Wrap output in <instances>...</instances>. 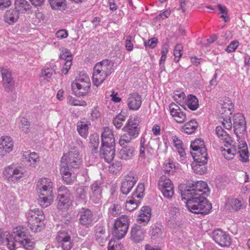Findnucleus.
Wrapping results in <instances>:
<instances>
[{
    "label": "nucleus",
    "mask_w": 250,
    "mask_h": 250,
    "mask_svg": "<svg viewBox=\"0 0 250 250\" xmlns=\"http://www.w3.org/2000/svg\"><path fill=\"white\" fill-rule=\"evenodd\" d=\"M114 62L105 59L97 63L93 68L92 80L96 86L101 85L114 71Z\"/></svg>",
    "instance_id": "f257e3e1"
},
{
    "label": "nucleus",
    "mask_w": 250,
    "mask_h": 250,
    "mask_svg": "<svg viewBox=\"0 0 250 250\" xmlns=\"http://www.w3.org/2000/svg\"><path fill=\"white\" fill-rule=\"evenodd\" d=\"M182 199L187 200L186 206L188 209L195 214H208L212 208L211 204L205 196L187 197Z\"/></svg>",
    "instance_id": "f03ea898"
},
{
    "label": "nucleus",
    "mask_w": 250,
    "mask_h": 250,
    "mask_svg": "<svg viewBox=\"0 0 250 250\" xmlns=\"http://www.w3.org/2000/svg\"><path fill=\"white\" fill-rule=\"evenodd\" d=\"M26 215L31 230L34 232L41 231L44 226V216L42 211L39 208L31 209Z\"/></svg>",
    "instance_id": "7ed1b4c3"
},
{
    "label": "nucleus",
    "mask_w": 250,
    "mask_h": 250,
    "mask_svg": "<svg viewBox=\"0 0 250 250\" xmlns=\"http://www.w3.org/2000/svg\"><path fill=\"white\" fill-rule=\"evenodd\" d=\"M26 229L23 226H18L14 229L13 233L10 234L8 232H4V237L6 246L10 250H14L16 243H20L26 235Z\"/></svg>",
    "instance_id": "20e7f679"
},
{
    "label": "nucleus",
    "mask_w": 250,
    "mask_h": 250,
    "mask_svg": "<svg viewBox=\"0 0 250 250\" xmlns=\"http://www.w3.org/2000/svg\"><path fill=\"white\" fill-rule=\"evenodd\" d=\"M208 192L207 183L200 181L195 182L189 188L182 191L181 196L182 198H186L187 197L205 196L208 195Z\"/></svg>",
    "instance_id": "39448f33"
},
{
    "label": "nucleus",
    "mask_w": 250,
    "mask_h": 250,
    "mask_svg": "<svg viewBox=\"0 0 250 250\" xmlns=\"http://www.w3.org/2000/svg\"><path fill=\"white\" fill-rule=\"evenodd\" d=\"M24 170L21 167H5L3 170V177L9 182L16 183L24 176Z\"/></svg>",
    "instance_id": "423d86ee"
},
{
    "label": "nucleus",
    "mask_w": 250,
    "mask_h": 250,
    "mask_svg": "<svg viewBox=\"0 0 250 250\" xmlns=\"http://www.w3.org/2000/svg\"><path fill=\"white\" fill-rule=\"evenodd\" d=\"M140 145L139 159L144 163H149L154 154V149L150 142L146 143L145 137L142 136Z\"/></svg>",
    "instance_id": "0eeeda50"
},
{
    "label": "nucleus",
    "mask_w": 250,
    "mask_h": 250,
    "mask_svg": "<svg viewBox=\"0 0 250 250\" xmlns=\"http://www.w3.org/2000/svg\"><path fill=\"white\" fill-rule=\"evenodd\" d=\"M128 226V217L126 215H122L116 219L114 223L113 235L118 239L122 238L126 233Z\"/></svg>",
    "instance_id": "6e6552de"
},
{
    "label": "nucleus",
    "mask_w": 250,
    "mask_h": 250,
    "mask_svg": "<svg viewBox=\"0 0 250 250\" xmlns=\"http://www.w3.org/2000/svg\"><path fill=\"white\" fill-rule=\"evenodd\" d=\"M62 157H65L64 161L72 168H78L82 164V158L80 155L77 146L71 147L68 155L64 154Z\"/></svg>",
    "instance_id": "1a4fd4ad"
},
{
    "label": "nucleus",
    "mask_w": 250,
    "mask_h": 250,
    "mask_svg": "<svg viewBox=\"0 0 250 250\" xmlns=\"http://www.w3.org/2000/svg\"><path fill=\"white\" fill-rule=\"evenodd\" d=\"M0 71L2 76V85L4 91L7 92H12L14 88L15 81L11 70L8 68L1 67Z\"/></svg>",
    "instance_id": "9d476101"
},
{
    "label": "nucleus",
    "mask_w": 250,
    "mask_h": 250,
    "mask_svg": "<svg viewBox=\"0 0 250 250\" xmlns=\"http://www.w3.org/2000/svg\"><path fill=\"white\" fill-rule=\"evenodd\" d=\"M139 123L140 120L138 116L130 117L123 127V130L127 132L129 135L137 138L140 132Z\"/></svg>",
    "instance_id": "9b49d317"
},
{
    "label": "nucleus",
    "mask_w": 250,
    "mask_h": 250,
    "mask_svg": "<svg viewBox=\"0 0 250 250\" xmlns=\"http://www.w3.org/2000/svg\"><path fill=\"white\" fill-rule=\"evenodd\" d=\"M168 107L170 115L176 123L182 124L187 120V116L185 109L173 102L169 105Z\"/></svg>",
    "instance_id": "f8f14e48"
},
{
    "label": "nucleus",
    "mask_w": 250,
    "mask_h": 250,
    "mask_svg": "<svg viewBox=\"0 0 250 250\" xmlns=\"http://www.w3.org/2000/svg\"><path fill=\"white\" fill-rule=\"evenodd\" d=\"M232 121L234 132L238 137L239 134H243L246 130L245 118L242 113H238L233 115Z\"/></svg>",
    "instance_id": "ddd939ff"
},
{
    "label": "nucleus",
    "mask_w": 250,
    "mask_h": 250,
    "mask_svg": "<svg viewBox=\"0 0 250 250\" xmlns=\"http://www.w3.org/2000/svg\"><path fill=\"white\" fill-rule=\"evenodd\" d=\"M57 241L61 244L63 250H70L73 243L71 238V233L66 230L59 231L56 237Z\"/></svg>",
    "instance_id": "4468645a"
},
{
    "label": "nucleus",
    "mask_w": 250,
    "mask_h": 250,
    "mask_svg": "<svg viewBox=\"0 0 250 250\" xmlns=\"http://www.w3.org/2000/svg\"><path fill=\"white\" fill-rule=\"evenodd\" d=\"M212 237L221 247H229L231 244V240L229 235L221 229L214 230L212 233Z\"/></svg>",
    "instance_id": "2eb2a0df"
},
{
    "label": "nucleus",
    "mask_w": 250,
    "mask_h": 250,
    "mask_svg": "<svg viewBox=\"0 0 250 250\" xmlns=\"http://www.w3.org/2000/svg\"><path fill=\"white\" fill-rule=\"evenodd\" d=\"M36 189L39 195L53 193V183L48 178H41L37 183Z\"/></svg>",
    "instance_id": "dca6fc26"
},
{
    "label": "nucleus",
    "mask_w": 250,
    "mask_h": 250,
    "mask_svg": "<svg viewBox=\"0 0 250 250\" xmlns=\"http://www.w3.org/2000/svg\"><path fill=\"white\" fill-rule=\"evenodd\" d=\"M102 184L101 181H96L91 186V192L89 194L90 199L95 204H99L102 202L103 197Z\"/></svg>",
    "instance_id": "f3484780"
},
{
    "label": "nucleus",
    "mask_w": 250,
    "mask_h": 250,
    "mask_svg": "<svg viewBox=\"0 0 250 250\" xmlns=\"http://www.w3.org/2000/svg\"><path fill=\"white\" fill-rule=\"evenodd\" d=\"M14 142L9 136H3L0 138V156L3 157L12 151Z\"/></svg>",
    "instance_id": "a211bd4d"
},
{
    "label": "nucleus",
    "mask_w": 250,
    "mask_h": 250,
    "mask_svg": "<svg viewBox=\"0 0 250 250\" xmlns=\"http://www.w3.org/2000/svg\"><path fill=\"white\" fill-rule=\"evenodd\" d=\"M115 155V146H101L99 156L107 163H110Z\"/></svg>",
    "instance_id": "6ab92c4d"
},
{
    "label": "nucleus",
    "mask_w": 250,
    "mask_h": 250,
    "mask_svg": "<svg viewBox=\"0 0 250 250\" xmlns=\"http://www.w3.org/2000/svg\"><path fill=\"white\" fill-rule=\"evenodd\" d=\"M137 178L132 174L125 176L121 186V191L125 195H127L134 186Z\"/></svg>",
    "instance_id": "aec40b11"
},
{
    "label": "nucleus",
    "mask_w": 250,
    "mask_h": 250,
    "mask_svg": "<svg viewBox=\"0 0 250 250\" xmlns=\"http://www.w3.org/2000/svg\"><path fill=\"white\" fill-rule=\"evenodd\" d=\"M126 103L130 110H137L141 107L142 98L138 93L134 92L128 95Z\"/></svg>",
    "instance_id": "412c9836"
},
{
    "label": "nucleus",
    "mask_w": 250,
    "mask_h": 250,
    "mask_svg": "<svg viewBox=\"0 0 250 250\" xmlns=\"http://www.w3.org/2000/svg\"><path fill=\"white\" fill-rule=\"evenodd\" d=\"M14 5L19 14H30L33 12L32 5L26 0H15Z\"/></svg>",
    "instance_id": "4be33fe9"
},
{
    "label": "nucleus",
    "mask_w": 250,
    "mask_h": 250,
    "mask_svg": "<svg viewBox=\"0 0 250 250\" xmlns=\"http://www.w3.org/2000/svg\"><path fill=\"white\" fill-rule=\"evenodd\" d=\"M102 146H115V139L112 130L109 127H105L101 135Z\"/></svg>",
    "instance_id": "5701e85b"
},
{
    "label": "nucleus",
    "mask_w": 250,
    "mask_h": 250,
    "mask_svg": "<svg viewBox=\"0 0 250 250\" xmlns=\"http://www.w3.org/2000/svg\"><path fill=\"white\" fill-rule=\"evenodd\" d=\"M190 153L194 161L198 162L202 164L207 163L208 156L206 147L192 149V151H191Z\"/></svg>",
    "instance_id": "b1692460"
},
{
    "label": "nucleus",
    "mask_w": 250,
    "mask_h": 250,
    "mask_svg": "<svg viewBox=\"0 0 250 250\" xmlns=\"http://www.w3.org/2000/svg\"><path fill=\"white\" fill-rule=\"evenodd\" d=\"M79 215L80 223L82 225L88 227L93 220V213L89 209L82 208L79 211Z\"/></svg>",
    "instance_id": "393cba45"
},
{
    "label": "nucleus",
    "mask_w": 250,
    "mask_h": 250,
    "mask_svg": "<svg viewBox=\"0 0 250 250\" xmlns=\"http://www.w3.org/2000/svg\"><path fill=\"white\" fill-rule=\"evenodd\" d=\"M123 148L120 150L118 157L122 160H130L135 155V148L132 145L122 146Z\"/></svg>",
    "instance_id": "a878e982"
},
{
    "label": "nucleus",
    "mask_w": 250,
    "mask_h": 250,
    "mask_svg": "<svg viewBox=\"0 0 250 250\" xmlns=\"http://www.w3.org/2000/svg\"><path fill=\"white\" fill-rule=\"evenodd\" d=\"M151 216V209L148 206H144L142 208L137 218L139 224L146 225L150 220Z\"/></svg>",
    "instance_id": "bb28decb"
},
{
    "label": "nucleus",
    "mask_w": 250,
    "mask_h": 250,
    "mask_svg": "<svg viewBox=\"0 0 250 250\" xmlns=\"http://www.w3.org/2000/svg\"><path fill=\"white\" fill-rule=\"evenodd\" d=\"M171 142L173 144V146L176 148L177 151L180 156V161L184 162L186 152L184 148V145L183 142L177 136H172L171 137Z\"/></svg>",
    "instance_id": "cd10ccee"
},
{
    "label": "nucleus",
    "mask_w": 250,
    "mask_h": 250,
    "mask_svg": "<svg viewBox=\"0 0 250 250\" xmlns=\"http://www.w3.org/2000/svg\"><path fill=\"white\" fill-rule=\"evenodd\" d=\"M145 231L140 226L135 225L131 229V238L136 243H139L144 239Z\"/></svg>",
    "instance_id": "c85d7f7f"
},
{
    "label": "nucleus",
    "mask_w": 250,
    "mask_h": 250,
    "mask_svg": "<svg viewBox=\"0 0 250 250\" xmlns=\"http://www.w3.org/2000/svg\"><path fill=\"white\" fill-rule=\"evenodd\" d=\"M71 86L73 93L79 97L86 95L90 89V87L74 82L72 83Z\"/></svg>",
    "instance_id": "c756f323"
},
{
    "label": "nucleus",
    "mask_w": 250,
    "mask_h": 250,
    "mask_svg": "<svg viewBox=\"0 0 250 250\" xmlns=\"http://www.w3.org/2000/svg\"><path fill=\"white\" fill-rule=\"evenodd\" d=\"M216 132L218 137L224 141V143H225L224 146H228L229 145H231V144L233 143L232 138L221 126H217L216 127Z\"/></svg>",
    "instance_id": "7c9ffc66"
},
{
    "label": "nucleus",
    "mask_w": 250,
    "mask_h": 250,
    "mask_svg": "<svg viewBox=\"0 0 250 250\" xmlns=\"http://www.w3.org/2000/svg\"><path fill=\"white\" fill-rule=\"evenodd\" d=\"M242 204L241 201L237 199H228L225 204V208L230 211H237L242 208Z\"/></svg>",
    "instance_id": "2f4dec72"
},
{
    "label": "nucleus",
    "mask_w": 250,
    "mask_h": 250,
    "mask_svg": "<svg viewBox=\"0 0 250 250\" xmlns=\"http://www.w3.org/2000/svg\"><path fill=\"white\" fill-rule=\"evenodd\" d=\"M19 18V14L15 10L10 9L6 11L4 21L9 24H12L16 22Z\"/></svg>",
    "instance_id": "473e14b6"
},
{
    "label": "nucleus",
    "mask_w": 250,
    "mask_h": 250,
    "mask_svg": "<svg viewBox=\"0 0 250 250\" xmlns=\"http://www.w3.org/2000/svg\"><path fill=\"white\" fill-rule=\"evenodd\" d=\"M198 126L197 122L192 119L185 123L181 128V131L188 134H191L194 133Z\"/></svg>",
    "instance_id": "72a5a7b5"
},
{
    "label": "nucleus",
    "mask_w": 250,
    "mask_h": 250,
    "mask_svg": "<svg viewBox=\"0 0 250 250\" xmlns=\"http://www.w3.org/2000/svg\"><path fill=\"white\" fill-rule=\"evenodd\" d=\"M90 124L87 121H79L77 124V129L79 134L86 138L88 134L89 126Z\"/></svg>",
    "instance_id": "f704fd0d"
},
{
    "label": "nucleus",
    "mask_w": 250,
    "mask_h": 250,
    "mask_svg": "<svg viewBox=\"0 0 250 250\" xmlns=\"http://www.w3.org/2000/svg\"><path fill=\"white\" fill-rule=\"evenodd\" d=\"M53 193H46L44 195H39L38 202L42 207L46 208L53 203Z\"/></svg>",
    "instance_id": "c9c22d12"
},
{
    "label": "nucleus",
    "mask_w": 250,
    "mask_h": 250,
    "mask_svg": "<svg viewBox=\"0 0 250 250\" xmlns=\"http://www.w3.org/2000/svg\"><path fill=\"white\" fill-rule=\"evenodd\" d=\"M23 156L26 160V161L29 163L30 165L33 166L34 167H36L40 161L39 156L35 152L31 153L26 152L23 154Z\"/></svg>",
    "instance_id": "e433bc0d"
},
{
    "label": "nucleus",
    "mask_w": 250,
    "mask_h": 250,
    "mask_svg": "<svg viewBox=\"0 0 250 250\" xmlns=\"http://www.w3.org/2000/svg\"><path fill=\"white\" fill-rule=\"evenodd\" d=\"M186 101L187 106L191 110H195L199 107L198 100L193 95H189Z\"/></svg>",
    "instance_id": "4c0bfd02"
},
{
    "label": "nucleus",
    "mask_w": 250,
    "mask_h": 250,
    "mask_svg": "<svg viewBox=\"0 0 250 250\" xmlns=\"http://www.w3.org/2000/svg\"><path fill=\"white\" fill-rule=\"evenodd\" d=\"M229 146H230L229 148H228L227 149L224 148L223 150H222V151L223 152V154L226 159L228 160H231L233 158L237 151L235 146L233 144V143L231 144V145H229L228 146L226 147H228Z\"/></svg>",
    "instance_id": "58836bf2"
},
{
    "label": "nucleus",
    "mask_w": 250,
    "mask_h": 250,
    "mask_svg": "<svg viewBox=\"0 0 250 250\" xmlns=\"http://www.w3.org/2000/svg\"><path fill=\"white\" fill-rule=\"evenodd\" d=\"M173 186L170 179L165 175L162 176L158 182V187L160 190L162 189V188H167Z\"/></svg>",
    "instance_id": "ea45409f"
},
{
    "label": "nucleus",
    "mask_w": 250,
    "mask_h": 250,
    "mask_svg": "<svg viewBox=\"0 0 250 250\" xmlns=\"http://www.w3.org/2000/svg\"><path fill=\"white\" fill-rule=\"evenodd\" d=\"M135 198L133 197V196L128 198L125 205V208L126 210L131 211L137 208L140 202L139 200H136Z\"/></svg>",
    "instance_id": "a19ab883"
},
{
    "label": "nucleus",
    "mask_w": 250,
    "mask_h": 250,
    "mask_svg": "<svg viewBox=\"0 0 250 250\" xmlns=\"http://www.w3.org/2000/svg\"><path fill=\"white\" fill-rule=\"evenodd\" d=\"M73 82L90 87L91 83L89 77L86 74H80Z\"/></svg>",
    "instance_id": "79ce46f5"
},
{
    "label": "nucleus",
    "mask_w": 250,
    "mask_h": 250,
    "mask_svg": "<svg viewBox=\"0 0 250 250\" xmlns=\"http://www.w3.org/2000/svg\"><path fill=\"white\" fill-rule=\"evenodd\" d=\"M122 207L118 201L112 204L108 209L109 214L115 217L119 215L121 212Z\"/></svg>",
    "instance_id": "37998d69"
},
{
    "label": "nucleus",
    "mask_w": 250,
    "mask_h": 250,
    "mask_svg": "<svg viewBox=\"0 0 250 250\" xmlns=\"http://www.w3.org/2000/svg\"><path fill=\"white\" fill-rule=\"evenodd\" d=\"M164 170L169 174H173L176 169V167L173 162L170 159L165 161L164 166Z\"/></svg>",
    "instance_id": "c03bdc74"
},
{
    "label": "nucleus",
    "mask_w": 250,
    "mask_h": 250,
    "mask_svg": "<svg viewBox=\"0 0 250 250\" xmlns=\"http://www.w3.org/2000/svg\"><path fill=\"white\" fill-rule=\"evenodd\" d=\"M58 194L57 199H64L70 198L71 192L65 186H61L57 189Z\"/></svg>",
    "instance_id": "a18cd8bd"
},
{
    "label": "nucleus",
    "mask_w": 250,
    "mask_h": 250,
    "mask_svg": "<svg viewBox=\"0 0 250 250\" xmlns=\"http://www.w3.org/2000/svg\"><path fill=\"white\" fill-rule=\"evenodd\" d=\"M54 72H55V70L53 68L45 66L42 69L40 76L44 80L48 81L52 77Z\"/></svg>",
    "instance_id": "49530a36"
},
{
    "label": "nucleus",
    "mask_w": 250,
    "mask_h": 250,
    "mask_svg": "<svg viewBox=\"0 0 250 250\" xmlns=\"http://www.w3.org/2000/svg\"><path fill=\"white\" fill-rule=\"evenodd\" d=\"M126 119V116L121 113L118 114L113 119L112 123L116 128L120 129Z\"/></svg>",
    "instance_id": "de8ad7c7"
},
{
    "label": "nucleus",
    "mask_w": 250,
    "mask_h": 250,
    "mask_svg": "<svg viewBox=\"0 0 250 250\" xmlns=\"http://www.w3.org/2000/svg\"><path fill=\"white\" fill-rule=\"evenodd\" d=\"M206 164H202L201 163L195 161L192 165V169L195 173L199 175H202L204 174L206 171V167L205 166Z\"/></svg>",
    "instance_id": "09e8293b"
},
{
    "label": "nucleus",
    "mask_w": 250,
    "mask_h": 250,
    "mask_svg": "<svg viewBox=\"0 0 250 250\" xmlns=\"http://www.w3.org/2000/svg\"><path fill=\"white\" fill-rule=\"evenodd\" d=\"M221 104L222 108L224 109V111L226 112L227 114H231V110L233 107V105L229 98H225Z\"/></svg>",
    "instance_id": "8fccbe9b"
},
{
    "label": "nucleus",
    "mask_w": 250,
    "mask_h": 250,
    "mask_svg": "<svg viewBox=\"0 0 250 250\" xmlns=\"http://www.w3.org/2000/svg\"><path fill=\"white\" fill-rule=\"evenodd\" d=\"M58 201L57 208L61 210L67 209L70 205V198L57 199Z\"/></svg>",
    "instance_id": "3c124183"
},
{
    "label": "nucleus",
    "mask_w": 250,
    "mask_h": 250,
    "mask_svg": "<svg viewBox=\"0 0 250 250\" xmlns=\"http://www.w3.org/2000/svg\"><path fill=\"white\" fill-rule=\"evenodd\" d=\"M123 163L121 161H116L111 164L109 167V170L110 173L117 174L122 169Z\"/></svg>",
    "instance_id": "603ef678"
},
{
    "label": "nucleus",
    "mask_w": 250,
    "mask_h": 250,
    "mask_svg": "<svg viewBox=\"0 0 250 250\" xmlns=\"http://www.w3.org/2000/svg\"><path fill=\"white\" fill-rule=\"evenodd\" d=\"M183 46L181 44H177L174 49V61L178 62L183 55Z\"/></svg>",
    "instance_id": "864d4df0"
},
{
    "label": "nucleus",
    "mask_w": 250,
    "mask_h": 250,
    "mask_svg": "<svg viewBox=\"0 0 250 250\" xmlns=\"http://www.w3.org/2000/svg\"><path fill=\"white\" fill-rule=\"evenodd\" d=\"M50 5L53 10H60L65 6V0H48Z\"/></svg>",
    "instance_id": "5fc2aeb1"
},
{
    "label": "nucleus",
    "mask_w": 250,
    "mask_h": 250,
    "mask_svg": "<svg viewBox=\"0 0 250 250\" xmlns=\"http://www.w3.org/2000/svg\"><path fill=\"white\" fill-rule=\"evenodd\" d=\"M65 157H62L61 160L60 173L62 176L71 173L67 163L64 161Z\"/></svg>",
    "instance_id": "6e6d98bb"
},
{
    "label": "nucleus",
    "mask_w": 250,
    "mask_h": 250,
    "mask_svg": "<svg viewBox=\"0 0 250 250\" xmlns=\"http://www.w3.org/2000/svg\"><path fill=\"white\" fill-rule=\"evenodd\" d=\"M86 190L84 188H79L77 191L76 199L78 201L85 202L86 199Z\"/></svg>",
    "instance_id": "4d7b16f0"
},
{
    "label": "nucleus",
    "mask_w": 250,
    "mask_h": 250,
    "mask_svg": "<svg viewBox=\"0 0 250 250\" xmlns=\"http://www.w3.org/2000/svg\"><path fill=\"white\" fill-rule=\"evenodd\" d=\"M135 138H136L129 135L127 132H125L120 137L119 143L121 146H126V144L129 143L132 139Z\"/></svg>",
    "instance_id": "13d9d810"
},
{
    "label": "nucleus",
    "mask_w": 250,
    "mask_h": 250,
    "mask_svg": "<svg viewBox=\"0 0 250 250\" xmlns=\"http://www.w3.org/2000/svg\"><path fill=\"white\" fill-rule=\"evenodd\" d=\"M145 188L144 184H139L132 195L134 198H141L144 196Z\"/></svg>",
    "instance_id": "bf43d9fd"
},
{
    "label": "nucleus",
    "mask_w": 250,
    "mask_h": 250,
    "mask_svg": "<svg viewBox=\"0 0 250 250\" xmlns=\"http://www.w3.org/2000/svg\"><path fill=\"white\" fill-rule=\"evenodd\" d=\"M174 187L173 186L168 187L167 188H162V189L160 190L165 197L167 199H170L173 197L174 193Z\"/></svg>",
    "instance_id": "052dcab7"
},
{
    "label": "nucleus",
    "mask_w": 250,
    "mask_h": 250,
    "mask_svg": "<svg viewBox=\"0 0 250 250\" xmlns=\"http://www.w3.org/2000/svg\"><path fill=\"white\" fill-rule=\"evenodd\" d=\"M19 244L22 245L25 249L28 250L32 249L34 245V242L27 238V236L22 239Z\"/></svg>",
    "instance_id": "680f3d73"
},
{
    "label": "nucleus",
    "mask_w": 250,
    "mask_h": 250,
    "mask_svg": "<svg viewBox=\"0 0 250 250\" xmlns=\"http://www.w3.org/2000/svg\"><path fill=\"white\" fill-rule=\"evenodd\" d=\"M238 153L239 154L240 160L243 162H247L249 160V152L247 149L239 150Z\"/></svg>",
    "instance_id": "e2e57ef3"
},
{
    "label": "nucleus",
    "mask_w": 250,
    "mask_h": 250,
    "mask_svg": "<svg viewBox=\"0 0 250 250\" xmlns=\"http://www.w3.org/2000/svg\"><path fill=\"white\" fill-rule=\"evenodd\" d=\"M202 147H205V146L204 142L201 139H196L190 145L191 149L201 148Z\"/></svg>",
    "instance_id": "0e129e2a"
},
{
    "label": "nucleus",
    "mask_w": 250,
    "mask_h": 250,
    "mask_svg": "<svg viewBox=\"0 0 250 250\" xmlns=\"http://www.w3.org/2000/svg\"><path fill=\"white\" fill-rule=\"evenodd\" d=\"M222 118L223 119L222 121V123L224 127L227 129L229 130L231 129L232 124L231 122V118L229 116L224 117L223 116H222Z\"/></svg>",
    "instance_id": "69168bd1"
},
{
    "label": "nucleus",
    "mask_w": 250,
    "mask_h": 250,
    "mask_svg": "<svg viewBox=\"0 0 250 250\" xmlns=\"http://www.w3.org/2000/svg\"><path fill=\"white\" fill-rule=\"evenodd\" d=\"M185 97L186 95L184 92L176 91L174 93L173 98L177 103L181 102Z\"/></svg>",
    "instance_id": "338daca9"
},
{
    "label": "nucleus",
    "mask_w": 250,
    "mask_h": 250,
    "mask_svg": "<svg viewBox=\"0 0 250 250\" xmlns=\"http://www.w3.org/2000/svg\"><path fill=\"white\" fill-rule=\"evenodd\" d=\"M62 178L63 182L67 185L72 184L76 179L75 177L72 175V173L63 175Z\"/></svg>",
    "instance_id": "774afa93"
}]
</instances>
